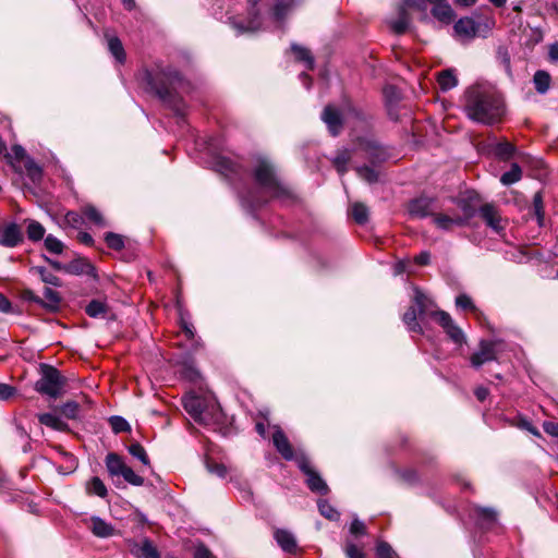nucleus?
Instances as JSON below:
<instances>
[{
    "label": "nucleus",
    "mask_w": 558,
    "mask_h": 558,
    "mask_svg": "<svg viewBox=\"0 0 558 558\" xmlns=\"http://www.w3.org/2000/svg\"><path fill=\"white\" fill-rule=\"evenodd\" d=\"M250 177L255 186L238 189L241 206L248 213L254 214L271 199H277L282 204L296 202V195L280 180L276 167L269 159L257 158L250 170Z\"/></svg>",
    "instance_id": "nucleus-1"
},
{
    "label": "nucleus",
    "mask_w": 558,
    "mask_h": 558,
    "mask_svg": "<svg viewBox=\"0 0 558 558\" xmlns=\"http://www.w3.org/2000/svg\"><path fill=\"white\" fill-rule=\"evenodd\" d=\"M141 81L146 90L156 95L177 117H185L186 106L178 94V89L184 87L185 81L177 69L158 61L142 71Z\"/></svg>",
    "instance_id": "nucleus-2"
},
{
    "label": "nucleus",
    "mask_w": 558,
    "mask_h": 558,
    "mask_svg": "<svg viewBox=\"0 0 558 558\" xmlns=\"http://www.w3.org/2000/svg\"><path fill=\"white\" fill-rule=\"evenodd\" d=\"M463 110L470 120L494 125L505 117L506 105L502 95L494 86L475 84L464 92Z\"/></svg>",
    "instance_id": "nucleus-3"
},
{
    "label": "nucleus",
    "mask_w": 558,
    "mask_h": 558,
    "mask_svg": "<svg viewBox=\"0 0 558 558\" xmlns=\"http://www.w3.org/2000/svg\"><path fill=\"white\" fill-rule=\"evenodd\" d=\"M427 316L433 317L456 344L462 345L465 342L462 329L453 323L451 316L445 311L436 310L434 301L415 288L412 305L403 314L402 320L409 331L423 333L418 319L423 322Z\"/></svg>",
    "instance_id": "nucleus-4"
},
{
    "label": "nucleus",
    "mask_w": 558,
    "mask_h": 558,
    "mask_svg": "<svg viewBox=\"0 0 558 558\" xmlns=\"http://www.w3.org/2000/svg\"><path fill=\"white\" fill-rule=\"evenodd\" d=\"M272 442L283 459L287 461L295 459L294 451L289 439L279 427H277L272 435ZM296 461L301 471L306 475V484L308 485V488H328L306 457H298Z\"/></svg>",
    "instance_id": "nucleus-5"
},
{
    "label": "nucleus",
    "mask_w": 558,
    "mask_h": 558,
    "mask_svg": "<svg viewBox=\"0 0 558 558\" xmlns=\"http://www.w3.org/2000/svg\"><path fill=\"white\" fill-rule=\"evenodd\" d=\"M40 378L35 384V390L40 395L57 399L64 392L66 379L52 365L40 364Z\"/></svg>",
    "instance_id": "nucleus-6"
},
{
    "label": "nucleus",
    "mask_w": 558,
    "mask_h": 558,
    "mask_svg": "<svg viewBox=\"0 0 558 558\" xmlns=\"http://www.w3.org/2000/svg\"><path fill=\"white\" fill-rule=\"evenodd\" d=\"M468 514L482 531H492L499 525L498 511L495 508L472 505L468 508Z\"/></svg>",
    "instance_id": "nucleus-7"
},
{
    "label": "nucleus",
    "mask_w": 558,
    "mask_h": 558,
    "mask_svg": "<svg viewBox=\"0 0 558 558\" xmlns=\"http://www.w3.org/2000/svg\"><path fill=\"white\" fill-rule=\"evenodd\" d=\"M463 215H449V214H436L434 216V223L436 227L444 231H450L453 227H464L469 225V221L475 216V209L468 204L463 203L461 206Z\"/></svg>",
    "instance_id": "nucleus-8"
},
{
    "label": "nucleus",
    "mask_w": 558,
    "mask_h": 558,
    "mask_svg": "<svg viewBox=\"0 0 558 558\" xmlns=\"http://www.w3.org/2000/svg\"><path fill=\"white\" fill-rule=\"evenodd\" d=\"M183 408L184 410L191 415V417L199 423V424H207L208 421L206 418L205 414V399L194 395L189 393L183 397L182 399Z\"/></svg>",
    "instance_id": "nucleus-9"
},
{
    "label": "nucleus",
    "mask_w": 558,
    "mask_h": 558,
    "mask_svg": "<svg viewBox=\"0 0 558 558\" xmlns=\"http://www.w3.org/2000/svg\"><path fill=\"white\" fill-rule=\"evenodd\" d=\"M497 341L492 340H481L478 344V350L474 352L470 362L474 368H480L483 364L496 361L497 360V350H496Z\"/></svg>",
    "instance_id": "nucleus-10"
},
{
    "label": "nucleus",
    "mask_w": 558,
    "mask_h": 558,
    "mask_svg": "<svg viewBox=\"0 0 558 558\" xmlns=\"http://www.w3.org/2000/svg\"><path fill=\"white\" fill-rule=\"evenodd\" d=\"M435 199L428 196H420L409 203L408 210L412 217L425 218L435 216Z\"/></svg>",
    "instance_id": "nucleus-11"
},
{
    "label": "nucleus",
    "mask_w": 558,
    "mask_h": 558,
    "mask_svg": "<svg viewBox=\"0 0 558 558\" xmlns=\"http://www.w3.org/2000/svg\"><path fill=\"white\" fill-rule=\"evenodd\" d=\"M247 20H239L236 17H229L230 24L233 28L238 31L239 34H243L245 32H256L260 28V19L256 9V2L254 1L252 8L248 12Z\"/></svg>",
    "instance_id": "nucleus-12"
},
{
    "label": "nucleus",
    "mask_w": 558,
    "mask_h": 558,
    "mask_svg": "<svg viewBox=\"0 0 558 558\" xmlns=\"http://www.w3.org/2000/svg\"><path fill=\"white\" fill-rule=\"evenodd\" d=\"M323 121L332 136L339 135L342 130L343 119L341 112L333 106L328 105L322 113Z\"/></svg>",
    "instance_id": "nucleus-13"
},
{
    "label": "nucleus",
    "mask_w": 558,
    "mask_h": 558,
    "mask_svg": "<svg viewBox=\"0 0 558 558\" xmlns=\"http://www.w3.org/2000/svg\"><path fill=\"white\" fill-rule=\"evenodd\" d=\"M478 214L485 223L495 232L500 233L505 227L501 225V217L493 204H484L480 207Z\"/></svg>",
    "instance_id": "nucleus-14"
},
{
    "label": "nucleus",
    "mask_w": 558,
    "mask_h": 558,
    "mask_svg": "<svg viewBox=\"0 0 558 558\" xmlns=\"http://www.w3.org/2000/svg\"><path fill=\"white\" fill-rule=\"evenodd\" d=\"M65 272L75 276L87 275L93 278L97 277L96 268L84 257H77L68 263Z\"/></svg>",
    "instance_id": "nucleus-15"
},
{
    "label": "nucleus",
    "mask_w": 558,
    "mask_h": 558,
    "mask_svg": "<svg viewBox=\"0 0 558 558\" xmlns=\"http://www.w3.org/2000/svg\"><path fill=\"white\" fill-rule=\"evenodd\" d=\"M23 242V233L16 223H10L3 228L0 235V245L15 247Z\"/></svg>",
    "instance_id": "nucleus-16"
},
{
    "label": "nucleus",
    "mask_w": 558,
    "mask_h": 558,
    "mask_svg": "<svg viewBox=\"0 0 558 558\" xmlns=\"http://www.w3.org/2000/svg\"><path fill=\"white\" fill-rule=\"evenodd\" d=\"M453 29L458 36L472 39L478 32V24L472 17H462L454 23Z\"/></svg>",
    "instance_id": "nucleus-17"
},
{
    "label": "nucleus",
    "mask_w": 558,
    "mask_h": 558,
    "mask_svg": "<svg viewBox=\"0 0 558 558\" xmlns=\"http://www.w3.org/2000/svg\"><path fill=\"white\" fill-rule=\"evenodd\" d=\"M131 551L137 558H161L158 549L148 538H145L142 544H134Z\"/></svg>",
    "instance_id": "nucleus-18"
},
{
    "label": "nucleus",
    "mask_w": 558,
    "mask_h": 558,
    "mask_svg": "<svg viewBox=\"0 0 558 558\" xmlns=\"http://www.w3.org/2000/svg\"><path fill=\"white\" fill-rule=\"evenodd\" d=\"M432 15L440 22L450 23L454 17V12L445 0L434 4Z\"/></svg>",
    "instance_id": "nucleus-19"
},
{
    "label": "nucleus",
    "mask_w": 558,
    "mask_h": 558,
    "mask_svg": "<svg viewBox=\"0 0 558 558\" xmlns=\"http://www.w3.org/2000/svg\"><path fill=\"white\" fill-rule=\"evenodd\" d=\"M275 539L278 545L287 553H294L296 549V542L292 533L286 530H277L275 532Z\"/></svg>",
    "instance_id": "nucleus-20"
},
{
    "label": "nucleus",
    "mask_w": 558,
    "mask_h": 558,
    "mask_svg": "<svg viewBox=\"0 0 558 558\" xmlns=\"http://www.w3.org/2000/svg\"><path fill=\"white\" fill-rule=\"evenodd\" d=\"M85 312L92 318H105L109 313V306L105 301L92 300L86 305Z\"/></svg>",
    "instance_id": "nucleus-21"
},
{
    "label": "nucleus",
    "mask_w": 558,
    "mask_h": 558,
    "mask_svg": "<svg viewBox=\"0 0 558 558\" xmlns=\"http://www.w3.org/2000/svg\"><path fill=\"white\" fill-rule=\"evenodd\" d=\"M106 468L111 476H118L120 472L126 466L122 457L118 453L110 452L106 457Z\"/></svg>",
    "instance_id": "nucleus-22"
},
{
    "label": "nucleus",
    "mask_w": 558,
    "mask_h": 558,
    "mask_svg": "<svg viewBox=\"0 0 558 558\" xmlns=\"http://www.w3.org/2000/svg\"><path fill=\"white\" fill-rule=\"evenodd\" d=\"M551 77L548 72L538 70L533 76V83L538 94H546L550 87Z\"/></svg>",
    "instance_id": "nucleus-23"
},
{
    "label": "nucleus",
    "mask_w": 558,
    "mask_h": 558,
    "mask_svg": "<svg viewBox=\"0 0 558 558\" xmlns=\"http://www.w3.org/2000/svg\"><path fill=\"white\" fill-rule=\"evenodd\" d=\"M438 85L442 92L450 90L456 87L458 84V78L453 72V70H444L438 74Z\"/></svg>",
    "instance_id": "nucleus-24"
},
{
    "label": "nucleus",
    "mask_w": 558,
    "mask_h": 558,
    "mask_svg": "<svg viewBox=\"0 0 558 558\" xmlns=\"http://www.w3.org/2000/svg\"><path fill=\"white\" fill-rule=\"evenodd\" d=\"M23 166L24 171L31 182L33 184L39 183L43 178L41 168L32 158H26V160L23 162Z\"/></svg>",
    "instance_id": "nucleus-25"
},
{
    "label": "nucleus",
    "mask_w": 558,
    "mask_h": 558,
    "mask_svg": "<svg viewBox=\"0 0 558 558\" xmlns=\"http://www.w3.org/2000/svg\"><path fill=\"white\" fill-rule=\"evenodd\" d=\"M38 421L40 424L51 427L56 430H64L68 427L65 422L52 413H43L38 415Z\"/></svg>",
    "instance_id": "nucleus-26"
},
{
    "label": "nucleus",
    "mask_w": 558,
    "mask_h": 558,
    "mask_svg": "<svg viewBox=\"0 0 558 558\" xmlns=\"http://www.w3.org/2000/svg\"><path fill=\"white\" fill-rule=\"evenodd\" d=\"M29 271L38 275L45 283L51 284L53 287L61 286V279L52 272L48 271L47 268L43 266H34Z\"/></svg>",
    "instance_id": "nucleus-27"
},
{
    "label": "nucleus",
    "mask_w": 558,
    "mask_h": 558,
    "mask_svg": "<svg viewBox=\"0 0 558 558\" xmlns=\"http://www.w3.org/2000/svg\"><path fill=\"white\" fill-rule=\"evenodd\" d=\"M92 531L99 537H108L113 533L112 526L97 517L92 519Z\"/></svg>",
    "instance_id": "nucleus-28"
},
{
    "label": "nucleus",
    "mask_w": 558,
    "mask_h": 558,
    "mask_svg": "<svg viewBox=\"0 0 558 558\" xmlns=\"http://www.w3.org/2000/svg\"><path fill=\"white\" fill-rule=\"evenodd\" d=\"M108 49L119 63L125 61L124 48L118 37L112 36L108 38Z\"/></svg>",
    "instance_id": "nucleus-29"
},
{
    "label": "nucleus",
    "mask_w": 558,
    "mask_h": 558,
    "mask_svg": "<svg viewBox=\"0 0 558 558\" xmlns=\"http://www.w3.org/2000/svg\"><path fill=\"white\" fill-rule=\"evenodd\" d=\"M317 507H318L319 513L324 518H326V519H328L330 521H338L339 520L340 512L332 505H330L327 500L318 499Z\"/></svg>",
    "instance_id": "nucleus-30"
},
{
    "label": "nucleus",
    "mask_w": 558,
    "mask_h": 558,
    "mask_svg": "<svg viewBox=\"0 0 558 558\" xmlns=\"http://www.w3.org/2000/svg\"><path fill=\"white\" fill-rule=\"evenodd\" d=\"M514 153L515 147L509 142L497 143L494 147V154L501 160H509Z\"/></svg>",
    "instance_id": "nucleus-31"
},
{
    "label": "nucleus",
    "mask_w": 558,
    "mask_h": 558,
    "mask_svg": "<svg viewBox=\"0 0 558 558\" xmlns=\"http://www.w3.org/2000/svg\"><path fill=\"white\" fill-rule=\"evenodd\" d=\"M350 160H351V153L348 149L338 151V154L333 158V160H332L333 166L340 175H343L347 172V170H348L347 166Z\"/></svg>",
    "instance_id": "nucleus-32"
},
{
    "label": "nucleus",
    "mask_w": 558,
    "mask_h": 558,
    "mask_svg": "<svg viewBox=\"0 0 558 558\" xmlns=\"http://www.w3.org/2000/svg\"><path fill=\"white\" fill-rule=\"evenodd\" d=\"M350 215L354 219V221L359 225H364L368 220V209L362 203H354L351 206Z\"/></svg>",
    "instance_id": "nucleus-33"
},
{
    "label": "nucleus",
    "mask_w": 558,
    "mask_h": 558,
    "mask_svg": "<svg viewBox=\"0 0 558 558\" xmlns=\"http://www.w3.org/2000/svg\"><path fill=\"white\" fill-rule=\"evenodd\" d=\"M522 178V170L521 167L518 163H512L509 171L502 173L500 178V182L504 185H511L518 181H520Z\"/></svg>",
    "instance_id": "nucleus-34"
},
{
    "label": "nucleus",
    "mask_w": 558,
    "mask_h": 558,
    "mask_svg": "<svg viewBox=\"0 0 558 558\" xmlns=\"http://www.w3.org/2000/svg\"><path fill=\"white\" fill-rule=\"evenodd\" d=\"M291 49L294 52L295 58L299 61L304 62L307 69L312 70L314 68V58L312 57L310 50L295 44L291 46Z\"/></svg>",
    "instance_id": "nucleus-35"
},
{
    "label": "nucleus",
    "mask_w": 558,
    "mask_h": 558,
    "mask_svg": "<svg viewBox=\"0 0 558 558\" xmlns=\"http://www.w3.org/2000/svg\"><path fill=\"white\" fill-rule=\"evenodd\" d=\"M216 170L221 174L229 177L236 172V165L228 158L219 157L216 160Z\"/></svg>",
    "instance_id": "nucleus-36"
},
{
    "label": "nucleus",
    "mask_w": 558,
    "mask_h": 558,
    "mask_svg": "<svg viewBox=\"0 0 558 558\" xmlns=\"http://www.w3.org/2000/svg\"><path fill=\"white\" fill-rule=\"evenodd\" d=\"M366 153H367V158L373 163L384 161L386 158L385 150L381 147H379L375 144H372V143L367 144Z\"/></svg>",
    "instance_id": "nucleus-37"
},
{
    "label": "nucleus",
    "mask_w": 558,
    "mask_h": 558,
    "mask_svg": "<svg viewBox=\"0 0 558 558\" xmlns=\"http://www.w3.org/2000/svg\"><path fill=\"white\" fill-rule=\"evenodd\" d=\"M62 416L69 420H75L78 416L80 404L76 401H68L59 409Z\"/></svg>",
    "instance_id": "nucleus-38"
},
{
    "label": "nucleus",
    "mask_w": 558,
    "mask_h": 558,
    "mask_svg": "<svg viewBox=\"0 0 558 558\" xmlns=\"http://www.w3.org/2000/svg\"><path fill=\"white\" fill-rule=\"evenodd\" d=\"M533 210L536 216L537 222L539 226L543 225L545 211H544V201L542 192H537L533 196Z\"/></svg>",
    "instance_id": "nucleus-39"
},
{
    "label": "nucleus",
    "mask_w": 558,
    "mask_h": 558,
    "mask_svg": "<svg viewBox=\"0 0 558 558\" xmlns=\"http://www.w3.org/2000/svg\"><path fill=\"white\" fill-rule=\"evenodd\" d=\"M118 476L123 477L125 482H128L131 485L134 486H142L144 485V480L142 476L136 474L129 465H126L122 472L119 473Z\"/></svg>",
    "instance_id": "nucleus-40"
},
{
    "label": "nucleus",
    "mask_w": 558,
    "mask_h": 558,
    "mask_svg": "<svg viewBox=\"0 0 558 558\" xmlns=\"http://www.w3.org/2000/svg\"><path fill=\"white\" fill-rule=\"evenodd\" d=\"M109 423H110L111 429L114 434H120V433L131 430V426H130L129 422L125 418H123L122 416H118V415L111 416L109 418Z\"/></svg>",
    "instance_id": "nucleus-41"
},
{
    "label": "nucleus",
    "mask_w": 558,
    "mask_h": 558,
    "mask_svg": "<svg viewBox=\"0 0 558 558\" xmlns=\"http://www.w3.org/2000/svg\"><path fill=\"white\" fill-rule=\"evenodd\" d=\"M27 238L31 241H39L45 235V228L37 221H31L27 226Z\"/></svg>",
    "instance_id": "nucleus-42"
},
{
    "label": "nucleus",
    "mask_w": 558,
    "mask_h": 558,
    "mask_svg": "<svg viewBox=\"0 0 558 558\" xmlns=\"http://www.w3.org/2000/svg\"><path fill=\"white\" fill-rule=\"evenodd\" d=\"M129 452L132 457L138 459L144 465L149 464V459L146 453V450L144 449V447L141 444H138V442L131 444L129 446Z\"/></svg>",
    "instance_id": "nucleus-43"
},
{
    "label": "nucleus",
    "mask_w": 558,
    "mask_h": 558,
    "mask_svg": "<svg viewBox=\"0 0 558 558\" xmlns=\"http://www.w3.org/2000/svg\"><path fill=\"white\" fill-rule=\"evenodd\" d=\"M105 241L107 245L114 251H121L124 247L123 236L118 233H106Z\"/></svg>",
    "instance_id": "nucleus-44"
},
{
    "label": "nucleus",
    "mask_w": 558,
    "mask_h": 558,
    "mask_svg": "<svg viewBox=\"0 0 558 558\" xmlns=\"http://www.w3.org/2000/svg\"><path fill=\"white\" fill-rule=\"evenodd\" d=\"M355 170L359 177L368 183H375L378 180V173L375 171L374 168H371L368 166H361L357 167Z\"/></svg>",
    "instance_id": "nucleus-45"
},
{
    "label": "nucleus",
    "mask_w": 558,
    "mask_h": 558,
    "mask_svg": "<svg viewBox=\"0 0 558 558\" xmlns=\"http://www.w3.org/2000/svg\"><path fill=\"white\" fill-rule=\"evenodd\" d=\"M45 247L52 254H61L64 245L59 239L49 234L45 238Z\"/></svg>",
    "instance_id": "nucleus-46"
},
{
    "label": "nucleus",
    "mask_w": 558,
    "mask_h": 558,
    "mask_svg": "<svg viewBox=\"0 0 558 558\" xmlns=\"http://www.w3.org/2000/svg\"><path fill=\"white\" fill-rule=\"evenodd\" d=\"M44 298L46 300L45 305L50 308H57L60 304L61 298L59 293L51 288L46 287L44 289Z\"/></svg>",
    "instance_id": "nucleus-47"
},
{
    "label": "nucleus",
    "mask_w": 558,
    "mask_h": 558,
    "mask_svg": "<svg viewBox=\"0 0 558 558\" xmlns=\"http://www.w3.org/2000/svg\"><path fill=\"white\" fill-rule=\"evenodd\" d=\"M84 215L89 221L94 222L97 226L104 227L106 225L102 215L94 206L85 207Z\"/></svg>",
    "instance_id": "nucleus-48"
},
{
    "label": "nucleus",
    "mask_w": 558,
    "mask_h": 558,
    "mask_svg": "<svg viewBox=\"0 0 558 558\" xmlns=\"http://www.w3.org/2000/svg\"><path fill=\"white\" fill-rule=\"evenodd\" d=\"M377 558H399L391 546L386 542H379L376 547Z\"/></svg>",
    "instance_id": "nucleus-49"
},
{
    "label": "nucleus",
    "mask_w": 558,
    "mask_h": 558,
    "mask_svg": "<svg viewBox=\"0 0 558 558\" xmlns=\"http://www.w3.org/2000/svg\"><path fill=\"white\" fill-rule=\"evenodd\" d=\"M7 157L11 160V162H24L26 158H29L28 156H26V151L21 145H13L11 147V151L7 154Z\"/></svg>",
    "instance_id": "nucleus-50"
},
{
    "label": "nucleus",
    "mask_w": 558,
    "mask_h": 558,
    "mask_svg": "<svg viewBox=\"0 0 558 558\" xmlns=\"http://www.w3.org/2000/svg\"><path fill=\"white\" fill-rule=\"evenodd\" d=\"M350 534L355 537L366 535L365 523L355 517L350 524Z\"/></svg>",
    "instance_id": "nucleus-51"
},
{
    "label": "nucleus",
    "mask_w": 558,
    "mask_h": 558,
    "mask_svg": "<svg viewBox=\"0 0 558 558\" xmlns=\"http://www.w3.org/2000/svg\"><path fill=\"white\" fill-rule=\"evenodd\" d=\"M344 550L348 558H365L362 549L350 539H347Z\"/></svg>",
    "instance_id": "nucleus-52"
},
{
    "label": "nucleus",
    "mask_w": 558,
    "mask_h": 558,
    "mask_svg": "<svg viewBox=\"0 0 558 558\" xmlns=\"http://www.w3.org/2000/svg\"><path fill=\"white\" fill-rule=\"evenodd\" d=\"M289 11V4L284 2H278L272 9L274 19L278 22L284 20Z\"/></svg>",
    "instance_id": "nucleus-53"
},
{
    "label": "nucleus",
    "mask_w": 558,
    "mask_h": 558,
    "mask_svg": "<svg viewBox=\"0 0 558 558\" xmlns=\"http://www.w3.org/2000/svg\"><path fill=\"white\" fill-rule=\"evenodd\" d=\"M456 305H457V307H459L461 310H469V311L476 310L475 305L473 304V301L466 294L458 295L456 299Z\"/></svg>",
    "instance_id": "nucleus-54"
},
{
    "label": "nucleus",
    "mask_w": 558,
    "mask_h": 558,
    "mask_svg": "<svg viewBox=\"0 0 558 558\" xmlns=\"http://www.w3.org/2000/svg\"><path fill=\"white\" fill-rule=\"evenodd\" d=\"M408 26H409V22H408V19L402 15L400 16L399 20H397L396 22H393L392 24V29L395 31V33L397 34H403L407 32L408 29Z\"/></svg>",
    "instance_id": "nucleus-55"
},
{
    "label": "nucleus",
    "mask_w": 558,
    "mask_h": 558,
    "mask_svg": "<svg viewBox=\"0 0 558 558\" xmlns=\"http://www.w3.org/2000/svg\"><path fill=\"white\" fill-rule=\"evenodd\" d=\"M543 429L551 437L558 438V422L545 421L543 423Z\"/></svg>",
    "instance_id": "nucleus-56"
},
{
    "label": "nucleus",
    "mask_w": 558,
    "mask_h": 558,
    "mask_svg": "<svg viewBox=\"0 0 558 558\" xmlns=\"http://www.w3.org/2000/svg\"><path fill=\"white\" fill-rule=\"evenodd\" d=\"M15 393V388L8 385L0 383V400H9L11 397H13Z\"/></svg>",
    "instance_id": "nucleus-57"
},
{
    "label": "nucleus",
    "mask_w": 558,
    "mask_h": 558,
    "mask_svg": "<svg viewBox=\"0 0 558 558\" xmlns=\"http://www.w3.org/2000/svg\"><path fill=\"white\" fill-rule=\"evenodd\" d=\"M194 558H215V556L205 545L201 544L195 548Z\"/></svg>",
    "instance_id": "nucleus-58"
},
{
    "label": "nucleus",
    "mask_w": 558,
    "mask_h": 558,
    "mask_svg": "<svg viewBox=\"0 0 558 558\" xmlns=\"http://www.w3.org/2000/svg\"><path fill=\"white\" fill-rule=\"evenodd\" d=\"M400 476L404 480L405 484L413 485L416 482L417 473L414 470L409 469L401 472Z\"/></svg>",
    "instance_id": "nucleus-59"
},
{
    "label": "nucleus",
    "mask_w": 558,
    "mask_h": 558,
    "mask_svg": "<svg viewBox=\"0 0 558 558\" xmlns=\"http://www.w3.org/2000/svg\"><path fill=\"white\" fill-rule=\"evenodd\" d=\"M208 470L210 473H214L220 477H225L227 474L226 466L223 464H219V463L208 464Z\"/></svg>",
    "instance_id": "nucleus-60"
},
{
    "label": "nucleus",
    "mask_w": 558,
    "mask_h": 558,
    "mask_svg": "<svg viewBox=\"0 0 558 558\" xmlns=\"http://www.w3.org/2000/svg\"><path fill=\"white\" fill-rule=\"evenodd\" d=\"M65 220L72 227H77L82 223V217L75 211H69L65 215Z\"/></svg>",
    "instance_id": "nucleus-61"
},
{
    "label": "nucleus",
    "mask_w": 558,
    "mask_h": 558,
    "mask_svg": "<svg viewBox=\"0 0 558 558\" xmlns=\"http://www.w3.org/2000/svg\"><path fill=\"white\" fill-rule=\"evenodd\" d=\"M343 111L348 114L354 116L356 119H364V116L361 111L354 108L350 102H347L343 107Z\"/></svg>",
    "instance_id": "nucleus-62"
},
{
    "label": "nucleus",
    "mask_w": 558,
    "mask_h": 558,
    "mask_svg": "<svg viewBox=\"0 0 558 558\" xmlns=\"http://www.w3.org/2000/svg\"><path fill=\"white\" fill-rule=\"evenodd\" d=\"M414 260L421 266L428 265L430 260V254L428 252H421L417 256H415Z\"/></svg>",
    "instance_id": "nucleus-63"
},
{
    "label": "nucleus",
    "mask_w": 558,
    "mask_h": 558,
    "mask_svg": "<svg viewBox=\"0 0 558 558\" xmlns=\"http://www.w3.org/2000/svg\"><path fill=\"white\" fill-rule=\"evenodd\" d=\"M77 240L85 245L92 246L94 244L93 236L87 232H80L77 234Z\"/></svg>",
    "instance_id": "nucleus-64"
}]
</instances>
